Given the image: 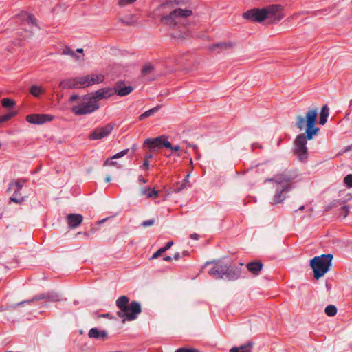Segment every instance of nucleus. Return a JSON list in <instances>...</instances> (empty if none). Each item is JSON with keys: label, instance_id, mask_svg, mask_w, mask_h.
Returning a JSON list of instances; mask_svg holds the SVG:
<instances>
[{"label": "nucleus", "instance_id": "nucleus-1", "mask_svg": "<svg viewBox=\"0 0 352 352\" xmlns=\"http://www.w3.org/2000/svg\"><path fill=\"white\" fill-rule=\"evenodd\" d=\"M317 118V109L308 110L305 117L298 116L296 118V126L300 131L305 129V133L298 135L294 141V153L302 163L307 162L309 156L307 141L311 140L320 131L316 126Z\"/></svg>", "mask_w": 352, "mask_h": 352}, {"label": "nucleus", "instance_id": "nucleus-2", "mask_svg": "<svg viewBox=\"0 0 352 352\" xmlns=\"http://www.w3.org/2000/svg\"><path fill=\"white\" fill-rule=\"evenodd\" d=\"M281 11V6L273 4L263 8L249 10L243 14V18L252 22L261 23L267 19L271 23H277L283 18Z\"/></svg>", "mask_w": 352, "mask_h": 352}, {"label": "nucleus", "instance_id": "nucleus-3", "mask_svg": "<svg viewBox=\"0 0 352 352\" xmlns=\"http://www.w3.org/2000/svg\"><path fill=\"white\" fill-rule=\"evenodd\" d=\"M210 264H213V266L208 270V273L214 279L234 281L239 279L241 276V270L239 267L221 261H208L205 263L204 267Z\"/></svg>", "mask_w": 352, "mask_h": 352}, {"label": "nucleus", "instance_id": "nucleus-4", "mask_svg": "<svg viewBox=\"0 0 352 352\" xmlns=\"http://www.w3.org/2000/svg\"><path fill=\"white\" fill-rule=\"evenodd\" d=\"M333 254H324L310 259L309 265L313 269L314 277L318 280L327 273L332 265Z\"/></svg>", "mask_w": 352, "mask_h": 352}, {"label": "nucleus", "instance_id": "nucleus-5", "mask_svg": "<svg viewBox=\"0 0 352 352\" xmlns=\"http://www.w3.org/2000/svg\"><path fill=\"white\" fill-rule=\"evenodd\" d=\"M99 109V104L94 98L87 95L81 97L80 102L71 108V111L76 116H83L91 113Z\"/></svg>", "mask_w": 352, "mask_h": 352}, {"label": "nucleus", "instance_id": "nucleus-6", "mask_svg": "<svg viewBox=\"0 0 352 352\" xmlns=\"http://www.w3.org/2000/svg\"><path fill=\"white\" fill-rule=\"evenodd\" d=\"M298 177V173L296 169H285L268 179V181L278 186H289L292 190L294 188V182Z\"/></svg>", "mask_w": 352, "mask_h": 352}, {"label": "nucleus", "instance_id": "nucleus-7", "mask_svg": "<svg viewBox=\"0 0 352 352\" xmlns=\"http://www.w3.org/2000/svg\"><path fill=\"white\" fill-rule=\"evenodd\" d=\"M192 15L190 9L175 8L169 14L163 16L161 21L170 27H175L182 19H186Z\"/></svg>", "mask_w": 352, "mask_h": 352}, {"label": "nucleus", "instance_id": "nucleus-8", "mask_svg": "<svg viewBox=\"0 0 352 352\" xmlns=\"http://www.w3.org/2000/svg\"><path fill=\"white\" fill-rule=\"evenodd\" d=\"M142 312L141 304L138 301H132L126 307L125 311H118L117 315L123 318L125 320L132 321L138 318V315Z\"/></svg>", "mask_w": 352, "mask_h": 352}, {"label": "nucleus", "instance_id": "nucleus-9", "mask_svg": "<svg viewBox=\"0 0 352 352\" xmlns=\"http://www.w3.org/2000/svg\"><path fill=\"white\" fill-rule=\"evenodd\" d=\"M143 146H148L151 151H155L163 147L170 146V142L165 135H160L154 138H147L143 143Z\"/></svg>", "mask_w": 352, "mask_h": 352}, {"label": "nucleus", "instance_id": "nucleus-10", "mask_svg": "<svg viewBox=\"0 0 352 352\" xmlns=\"http://www.w3.org/2000/svg\"><path fill=\"white\" fill-rule=\"evenodd\" d=\"M113 124L109 123L104 126L96 128L89 134V140H96L107 137L113 131Z\"/></svg>", "mask_w": 352, "mask_h": 352}, {"label": "nucleus", "instance_id": "nucleus-11", "mask_svg": "<svg viewBox=\"0 0 352 352\" xmlns=\"http://www.w3.org/2000/svg\"><path fill=\"white\" fill-rule=\"evenodd\" d=\"M79 81L81 87H89L90 85L101 83L104 80V76L102 74H91L85 76H80Z\"/></svg>", "mask_w": 352, "mask_h": 352}, {"label": "nucleus", "instance_id": "nucleus-12", "mask_svg": "<svg viewBox=\"0 0 352 352\" xmlns=\"http://www.w3.org/2000/svg\"><path fill=\"white\" fill-rule=\"evenodd\" d=\"M292 190L289 186L276 185L275 193L273 197V204H280L286 199V194Z\"/></svg>", "mask_w": 352, "mask_h": 352}, {"label": "nucleus", "instance_id": "nucleus-13", "mask_svg": "<svg viewBox=\"0 0 352 352\" xmlns=\"http://www.w3.org/2000/svg\"><path fill=\"white\" fill-rule=\"evenodd\" d=\"M54 116L50 114H30L26 117V120L34 124H42L53 120Z\"/></svg>", "mask_w": 352, "mask_h": 352}, {"label": "nucleus", "instance_id": "nucleus-14", "mask_svg": "<svg viewBox=\"0 0 352 352\" xmlns=\"http://www.w3.org/2000/svg\"><path fill=\"white\" fill-rule=\"evenodd\" d=\"M80 76L64 79L60 82L59 87L64 89L80 88L81 83L79 82L80 81V80H78Z\"/></svg>", "mask_w": 352, "mask_h": 352}, {"label": "nucleus", "instance_id": "nucleus-15", "mask_svg": "<svg viewBox=\"0 0 352 352\" xmlns=\"http://www.w3.org/2000/svg\"><path fill=\"white\" fill-rule=\"evenodd\" d=\"M116 94L114 88L105 87L102 88L94 92V98L96 101L102 100L104 98H108Z\"/></svg>", "mask_w": 352, "mask_h": 352}, {"label": "nucleus", "instance_id": "nucleus-16", "mask_svg": "<svg viewBox=\"0 0 352 352\" xmlns=\"http://www.w3.org/2000/svg\"><path fill=\"white\" fill-rule=\"evenodd\" d=\"M67 221L69 228H76L82 223L83 221V216L80 214H69L67 216Z\"/></svg>", "mask_w": 352, "mask_h": 352}, {"label": "nucleus", "instance_id": "nucleus-17", "mask_svg": "<svg viewBox=\"0 0 352 352\" xmlns=\"http://www.w3.org/2000/svg\"><path fill=\"white\" fill-rule=\"evenodd\" d=\"M122 84L123 82H118L116 87H114L116 94H117L119 96H127L133 91V87L131 85L121 87Z\"/></svg>", "mask_w": 352, "mask_h": 352}, {"label": "nucleus", "instance_id": "nucleus-18", "mask_svg": "<svg viewBox=\"0 0 352 352\" xmlns=\"http://www.w3.org/2000/svg\"><path fill=\"white\" fill-rule=\"evenodd\" d=\"M263 267V263L261 261L250 262L247 264L246 267L250 272L255 276L260 274L261 271Z\"/></svg>", "mask_w": 352, "mask_h": 352}, {"label": "nucleus", "instance_id": "nucleus-19", "mask_svg": "<svg viewBox=\"0 0 352 352\" xmlns=\"http://www.w3.org/2000/svg\"><path fill=\"white\" fill-rule=\"evenodd\" d=\"M116 306L119 308V311H125L126 307L130 304L129 298L125 295L120 296L116 302Z\"/></svg>", "mask_w": 352, "mask_h": 352}, {"label": "nucleus", "instance_id": "nucleus-20", "mask_svg": "<svg viewBox=\"0 0 352 352\" xmlns=\"http://www.w3.org/2000/svg\"><path fill=\"white\" fill-rule=\"evenodd\" d=\"M44 299H47V292H44V293L38 294L34 296L31 299L25 300L21 301V302L15 303L12 306V307H16L20 305H24V304H30L32 302H34V300H44Z\"/></svg>", "mask_w": 352, "mask_h": 352}, {"label": "nucleus", "instance_id": "nucleus-21", "mask_svg": "<svg viewBox=\"0 0 352 352\" xmlns=\"http://www.w3.org/2000/svg\"><path fill=\"white\" fill-rule=\"evenodd\" d=\"M329 115V108L327 104L323 105L322 107V109L320 113V117H319V124L320 125H324L327 122V119Z\"/></svg>", "mask_w": 352, "mask_h": 352}, {"label": "nucleus", "instance_id": "nucleus-22", "mask_svg": "<svg viewBox=\"0 0 352 352\" xmlns=\"http://www.w3.org/2000/svg\"><path fill=\"white\" fill-rule=\"evenodd\" d=\"M47 299L50 302H58L62 300H67L66 298H63L62 295L57 292L50 290L47 292Z\"/></svg>", "mask_w": 352, "mask_h": 352}, {"label": "nucleus", "instance_id": "nucleus-23", "mask_svg": "<svg viewBox=\"0 0 352 352\" xmlns=\"http://www.w3.org/2000/svg\"><path fill=\"white\" fill-rule=\"evenodd\" d=\"M13 195L10 198V202H14L16 204H21L24 201V197L21 195L20 190L12 188Z\"/></svg>", "mask_w": 352, "mask_h": 352}, {"label": "nucleus", "instance_id": "nucleus-24", "mask_svg": "<svg viewBox=\"0 0 352 352\" xmlns=\"http://www.w3.org/2000/svg\"><path fill=\"white\" fill-rule=\"evenodd\" d=\"M232 46V45L230 42H219L211 45L209 48L211 51H215L217 49H228Z\"/></svg>", "mask_w": 352, "mask_h": 352}, {"label": "nucleus", "instance_id": "nucleus-25", "mask_svg": "<svg viewBox=\"0 0 352 352\" xmlns=\"http://www.w3.org/2000/svg\"><path fill=\"white\" fill-rule=\"evenodd\" d=\"M25 182V180H21V179H18V180L12 182L9 184V187H8V188L7 190L8 192L12 191V188H15V189H18V190H21L22 188L24 186Z\"/></svg>", "mask_w": 352, "mask_h": 352}, {"label": "nucleus", "instance_id": "nucleus-26", "mask_svg": "<svg viewBox=\"0 0 352 352\" xmlns=\"http://www.w3.org/2000/svg\"><path fill=\"white\" fill-rule=\"evenodd\" d=\"M160 108H161V105H157V106L154 107L153 108H152L148 111H146L144 113H143L142 114H141L139 116V120H143L145 118L151 116L153 114L157 112Z\"/></svg>", "mask_w": 352, "mask_h": 352}, {"label": "nucleus", "instance_id": "nucleus-27", "mask_svg": "<svg viewBox=\"0 0 352 352\" xmlns=\"http://www.w3.org/2000/svg\"><path fill=\"white\" fill-rule=\"evenodd\" d=\"M142 194L145 195L148 198L151 197H158V191L155 188H145L142 190Z\"/></svg>", "mask_w": 352, "mask_h": 352}, {"label": "nucleus", "instance_id": "nucleus-28", "mask_svg": "<svg viewBox=\"0 0 352 352\" xmlns=\"http://www.w3.org/2000/svg\"><path fill=\"white\" fill-rule=\"evenodd\" d=\"M30 92L32 96L38 97L41 94L43 93V89L40 86L32 85L30 88Z\"/></svg>", "mask_w": 352, "mask_h": 352}, {"label": "nucleus", "instance_id": "nucleus-29", "mask_svg": "<svg viewBox=\"0 0 352 352\" xmlns=\"http://www.w3.org/2000/svg\"><path fill=\"white\" fill-rule=\"evenodd\" d=\"M325 314L330 317L334 316L337 314V307L333 305H329L325 307Z\"/></svg>", "mask_w": 352, "mask_h": 352}, {"label": "nucleus", "instance_id": "nucleus-30", "mask_svg": "<svg viewBox=\"0 0 352 352\" xmlns=\"http://www.w3.org/2000/svg\"><path fill=\"white\" fill-rule=\"evenodd\" d=\"M1 104L5 108H11L15 105V102L11 98H4L1 100Z\"/></svg>", "mask_w": 352, "mask_h": 352}, {"label": "nucleus", "instance_id": "nucleus-31", "mask_svg": "<svg viewBox=\"0 0 352 352\" xmlns=\"http://www.w3.org/2000/svg\"><path fill=\"white\" fill-rule=\"evenodd\" d=\"M17 114V111H12L5 115L0 116V124L5 122Z\"/></svg>", "mask_w": 352, "mask_h": 352}, {"label": "nucleus", "instance_id": "nucleus-32", "mask_svg": "<svg viewBox=\"0 0 352 352\" xmlns=\"http://www.w3.org/2000/svg\"><path fill=\"white\" fill-rule=\"evenodd\" d=\"M88 336L90 338L99 339L100 330L97 327L91 328L89 331Z\"/></svg>", "mask_w": 352, "mask_h": 352}, {"label": "nucleus", "instance_id": "nucleus-33", "mask_svg": "<svg viewBox=\"0 0 352 352\" xmlns=\"http://www.w3.org/2000/svg\"><path fill=\"white\" fill-rule=\"evenodd\" d=\"M152 157H153L152 154L146 155L144 157V160L143 164L140 166V168L148 170L149 166H150L149 159H151Z\"/></svg>", "mask_w": 352, "mask_h": 352}, {"label": "nucleus", "instance_id": "nucleus-34", "mask_svg": "<svg viewBox=\"0 0 352 352\" xmlns=\"http://www.w3.org/2000/svg\"><path fill=\"white\" fill-rule=\"evenodd\" d=\"M26 21L28 25L38 28L37 23H36V19H35V17L34 16L33 14H28Z\"/></svg>", "mask_w": 352, "mask_h": 352}, {"label": "nucleus", "instance_id": "nucleus-35", "mask_svg": "<svg viewBox=\"0 0 352 352\" xmlns=\"http://www.w3.org/2000/svg\"><path fill=\"white\" fill-rule=\"evenodd\" d=\"M114 159H112V156L111 157L107 158L104 162V166H117L118 168H120V166H118V162L116 161H113Z\"/></svg>", "mask_w": 352, "mask_h": 352}, {"label": "nucleus", "instance_id": "nucleus-36", "mask_svg": "<svg viewBox=\"0 0 352 352\" xmlns=\"http://www.w3.org/2000/svg\"><path fill=\"white\" fill-rule=\"evenodd\" d=\"M344 184L349 188H352V174H349L344 178Z\"/></svg>", "mask_w": 352, "mask_h": 352}, {"label": "nucleus", "instance_id": "nucleus-37", "mask_svg": "<svg viewBox=\"0 0 352 352\" xmlns=\"http://www.w3.org/2000/svg\"><path fill=\"white\" fill-rule=\"evenodd\" d=\"M254 345V342L249 341L246 344L241 345L240 346H245V349H240V352H252L251 349Z\"/></svg>", "mask_w": 352, "mask_h": 352}, {"label": "nucleus", "instance_id": "nucleus-38", "mask_svg": "<svg viewBox=\"0 0 352 352\" xmlns=\"http://www.w3.org/2000/svg\"><path fill=\"white\" fill-rule=\"evenodd\" d=\"M129 150L128 148L124 149V150L121 151L120 152L113 155L112 159L117 160V159L121 158V157H124V155H126L129 153Z\"/></svg>", "mask_w": 352, "mask_h": 352}, {"label": "nucleus", "instance_id": "nucleus-39", "mask_svg": "<svg viewBox=\"0 0 352 352\" xmlns=\"http://www.w3.org/2000/svg\"><path fill=\"white\" fill-rule=\"evenodd\" d=\"M154 70V67L152 65H146L142 69V74H146Z\"/></svg>", "mask_w": 352, "mask_h": 352}, {"label": "nucleus", "instance_id": "nucleus-40", "mask_svg": "<svg viewBox=\"0 0 352 352\" xmlns=\"http://www.w3.org/2000/svg\"><path fill=\"white\" fill-rule=\"evenodd\" d=\"M137 0H119L118 1V6L120 7H124L127 5L131 4L134 2H135Z\"/></svg>", "mask_w": 352, "mask_h": 352}, {"label": "nucleus", "instance_id": "nucleus-41", "mask_svg": "<svg viewBox=\"0 0 352 352\" xmlns=\"http://www.w3.org/2000/svg\"><path fill=\"white\" fill-rule=\"evenodd\" d=\"M175 352H200V351L196 349L182 347L177 349Z\"/></svg>", "mask_w": 352, "mask_h": 352}, {"label": "nucleus", "instance_id": "nucleus-42", "mask_svg": "<svg viewBox=\"0 0 352 352\" xmlns=\"http://www.w3.org/2000/svg\"><path fill=\"white\" fill-rule=\"evenodd\" d=\"M155 223V220L153 219H148V220H146V221H144L142 223H141V226L142 227H148V226H151L154 224Z\"/></svg>", "mask_w": 352, "mask_h": 352}, {"label": "nucleus", "instance_id": "nucleus-43", "mask_svg": "<svg viewBox=\"0 0 352 352\" xmlns=\"http://www.w3.org/2000/svg\"><path fill=\"white\" fill-rule=\"evenodd\" d=\"M63 54H66V55H69L71 56H76L75 52L69 47H66L63 50Z\"/></svg>", "mask_w": 352, "mask_h": 352}, {"label": "nucleus", "instance_id": "nucleus-44", "mask_svg": "<svg viewBox=\"0 0 352 352\" xmlns=\"http://www.w3.org/2000/svg\"><path fill=\"white\" fill-rule=\"evenodd\" d=\"M341 213L343 214L344 218L346 217L349 214V209L348 206H343L340 208Z\"/></svg>", "mask_w": 352, "mask_h": 352}, {"label": "nucleus", "instance_id": "nucleus-45", "mask_svg": "<svg viewBox=\"0 0 352 352\" xmlns=\"http://www.w3.org/2000/svg\"><path fill=\"white\" fill-rule=\"evenodd\" d=\"M165 252L162 248L157 250L151 256L152 259L156 258L160 256L162 253Z\"/></svg>", "mask_w": 352, "mask_h": 352}, {"label": "nucleus", "instance_id": "nucleus-46", "mask_svg": "<svg viewBox=\"0 0 352 352\" xmlns=\"http://www.w3.org/2000/svg\"><path fill=\"white\" fill-rule=\"evenodd\" d=\"M81 98L77 94H73L70 96L69 101L70 102H74L76 100H79L80 102Z\"/></svg>", "mask_w": 352, "mask_h": 352}, {"label": "nucleus", "instance_id": "nucleus-47", "mask_svg": "<svg viewBox=\"0 0 352 352\" xmlns=\"http://www.w3.org/2000/svg\"><path fill=\"white\" fill-rule=\"evenodd\" d=\"M185 188H186V184L184 183H182V184L177 185L175 187L174 190L175 192H179Z\"/></svg>", "mask_w": 352, "mask_h": 352}, {"label": "nucleus", "instance_id": "nucleus-48", "mask_svg": "<svg viewBox=\"0 0 352 352\" xmlns=\"http://www.w3.org/2000/svg\"><path fill=\"white\" fill-rule=\"evenodd\" d=\"M166 148H170L173 152L178 151L180 149V146L179 145H172L170 143V146L166 147Z\"/></svg>", "mask_w": 352, "mask_h": 352}, {"label": "nucleus", "instance_id": "nucleus-49", "mask_svg": "<svg viewBox=\"0 0 352 352\" xmlns=\"http://www.w3.org/2000/svg\"><path fill=\"white\" fill-rule=\"evenodd\" d=\"M240 349H245V346H234L230 349V352H240Z\"/></svg>", "mask_w": 352, "mask_h": 352}, {"label": "nucleus", "instance_id": "nucleus-50", "mask_svg": "<svg viewBox=\"0 0 352 352\" xmlns=\"http://www.w3.org/2000/svg\"><path fill=\"white\" fill-rule=\"evenodd\" d=\"M173 241H168L165 246L162 247V248L164 249V250L166 252L168 250H169L173 245Z\"/></svg>", "mask_w": 352, "mask_h": 352}, {"label": "nucleus", "instance_id": "nucleus-51", "mask_svg": "<svg viewBox=\"0 0 352 352\" xmlns=\"http://www.w3.org/2000/svg\"><path fill=\"white\" fill-rule=\"evenodd\" d=\"M107 337V332L105 330L100 331V338L104 340Z\"/></svg>", "mask_w": 352, "mask_h": 352}, {"label": "nucleus", "instance_id": "nucleus-52", "mask_svg": "<svg viewBox=\"0 0 352 352\" xmlns=\"http://www.w3.org/2000/svg\"><path fill=\"white\" fill-rule=\"evenodd\" d=\"M120 21L124 25H132L133 23V21L131 19H129V20H126V19H120Z\"/></svg>", "mask_w": 352, "mask_h": 352}, {"label": "nucleus", "instance_id": "nucleus-53", "mask_svg": "<svg viewBox=\"0 0 352 352\" xmlns=\"http://www.w3.org/2000/svg\"><path fill=\"white\" fill-rule=\"evenodd\" d=\"M99 317L100 318H109V319H113L114 318L112 315H111L109 313L100 314V315H99Z\"/></svg>", "mask_w": 352, "mask_h": 352}, {"label": "nucleus", "instance_id": "nucleus-54", "mask_svg": "<svg viewBox=\"0 0 352 352\" xmlns=\"http://www.w3.org/2000/svg\"><path fill=\"white\" fill-rule=\"evenodd\" d=\"M78 235L80 234H82L86 239H89V236H90V234L89 232H79L78 233Z\"/></svg>", "mask_w": 352, "mask_h": 352}, {"label": "nucleus", "instance_id": "nucleus-55", "mask_svg": "<svg viewBox=\"0 0 352 352\" xmlns=\"http://www.w3.org/2000/svg\"><path fill=\"white\" fill-rule=\"evenodd\" d=\"M190 237V239H194V240H198L199 239V234H197L196 233L191 234Z\"/></svg>", "mask_w": 352, "mask_h": 352}, {"label": "nucleus", "instance_id": "nucleus-56", "mask_svg": "<svg viewBox=\"0 0 352 352\" xmlns=\"http://www.w3.org/2000/svg\"><path fill=\"white\" fill-rule=\"evenodd\" d=\"M181 258V254L179 252H175L173 255V258L175 260H179Z\"/></svg>", "mask_w": 352, "mask_h": 352}, {"label": "nucleus", "instance_id": "nucleus-57", "mask_svg": "<svg viewBox=\"0 0 352 352\" xmlns=\"http://www.w3.org/2000/svg\"><path fill=\"white\" fill-rule=\"evenodd\" d=\"M138 182L140 183L145 184L147 181L142 175H140L138 177Z\"/></svg>", "mask_w": 352, "mask_h": 352}, {"label": "nucleus", "instance_id": "nucleus-58", "mask_svg": "<svg viewBox=\"0 0 352 352\" xmlns=\"http://www.w3.org/2000/svg\"><path fill=\"white\" fill-rule=\"evenodd\" d=\"M163 259H164V261H165L170 262V261H172V260H173V257H171V256H164V258H163Z\"/></svg>", "mask_w": 352, "mask_h": 352}, {"label": "nucleus", "instance_id": "nucleus-59", "mask_svg": "<svg viewBox=\"0 0 352 352\" xmlns=\"http://www.w3.org/2000/svg\"><path fill=\"white\" fill-rule=\"evenodd\" d=\"M138 148V145L136 144H134L131 146V150L133 152H135Z\"/></svg>", "mask_w": 352, "mask_h": 352}, {"label": "nucleus", "instance_id": "nucleus-60", "mask_svg": "<svg viewBox=\"0 0 352 352\" xmlns=\"http://www.w3.org/2000/svg\"><path fill=\"white\" fill-rule=\"evenodd\" d=\"M305 209V206H301L298 210H296L295 212H297L298 211H302Z\"/></svg>", "mask_w": 352, "mask_h": 352}, {"label": "nucleus", "instance_id": "nucleus-61", "mask_svg": "<svg viewBox=\"0 0 352 352\" xmlns=\"http://www.w3.org/2000/svg\"><path fill=\"white\" fill-rule=\"evenodd\" d=\"M256 147H260V146L258 145V144L257 143H255V144H252V148L254 149Z\"/></svg>", "mask_w": 352, "mask_h": 352}, {"label": "nucleus", "instance_id": "nucleus-62", "mask_svg": "<svg viewBox=\"0 0 352 352\" xmlns=\"http://www.w3.org/2000/svg\"><path fill=\"white\" fill-rule=\"evenodd\" d=\"M76 51L78 53H82L83 52V49L82 48H78Z\"/></svg>", "mask_w": 352, "mask_h": 352}, {"label": "nucleus", "instance_id": "nucleus-63", "mask_svg": "<svg viewBox=\"0 0 352 352\" xmlns=\"http://www.w3.org/2000/svg\"><path fill=\"white\" fill-rule=\"evenodd\" d=\"M105 181L107 182H109L111 181V177L110 176L107 177V178L105 179Z\"/></svg>", "mask_w": 352, "mask_h": 352}, {"label": "nucleus", "instance_id": "nucleus-64", "mask_svg": "<svg viewBox=\"0 0 352 352\" xmlns=\"http://www.w3.org/2000/svg\"><path fill=\"white\" fill-rule=\"evenodd\" d=\"M182 254H183V256H187L188 254V252L187 251H184L182 252Z\"/></svg>", "mask_w": 352, "mask_h": 352}]
</instances>
